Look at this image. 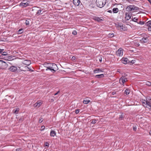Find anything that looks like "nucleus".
I'll return each instance as SVG.
<instances>
[{
    "label": "nucleus",
    "mask_w": 151,
    "mask_h": 151,
    "mask_svg": "<svg viewBox=\"0 0 151 151\" xmlns=\"http://www.w3.org/2000/svg\"><path fill=\"white\" fill-rule=\"evenodd\" d=\"M44 66L46 68V70H50L54 73L58 70V68L57 65L54 63H45L44 64Z\"/></svg>",
    "instance_id": "obj_1"
},
{
    "label": "nucleus",
    "mask_w": 151,
    "mask_h": 151,
    "mask_svg": "<svg viewBox=\"0 0 151 151\" xmlns=\"http://www.w3.org/2000/svg\"><path fill=\"white\" fill-rule=\"evenodd\" d=\"M106 0H96V4L98 7L101 8L105 4Z\"/></svg>",
    "instance_id": "obj_2"
},
{
    "label": "nucleus",
    "mask_w": 151,
    "mask_h": 151,
    "mask_svg": "<svg viewBox=\"0 0 151 151\" xmlns=\"http://www.w3.org/2000/svg\"><path fill=\"white\" fill-rule=\"evenodd\" d=\"M116 27L118 29H119L121 31H125L127 29V27L122 24H116Z\"/></svg>",
    "instance_id": "obj_3"
},
{
    "label": "nucleus",
    "mask_w": 151,
    "mask_h": 151,
    "mask_svg": "<svg viewBox=\"0 0 151 151\" xmlns=\"http://www.w3.org/2000/svg\"><path fill=\"white\" fill-rule=\"evenodd\" d=\"M138 9V8L134 5H129L126 8L127 11H130L132 10H137Z\"/></svg>",
    "instance_id": "obj_4"
},
{
    "label": "nucleus",
    "mask_w": 151,
    "mask_h": 151,
    "mask_svg": "<svg viewBox=\"0 0 151 151\" xmlns=\"http://www.w3.org/2000/svg\"><path fill=\"white\" fill-rule=\"evenodd\" d=\"M7 66V64L5 62L2 60H0V68L5 69Z\"/></svg>",
    "instance_id": "obj_5"
},
{
    "label": "nucleus",
    "mask_w": 151,
    "mask_h": 151,
    "mask_svg": "<svg viewBox=\"0 0 151 151\" xmlns=\"http://www.w3.org/2000/svg\"><path fill=\"white\" fill-rule=\"evenodd\" d=\"M127 81V79L125 76L122 77L119 79V83L123 85L124 83Z\"/></svg>",
    "instance_id": "obj_6"
},
{
    "label": "nucleus",
    "mask_w": 151,
    "mask_h": 151,
    "mask_svg": "<svg viewBox=\"0 0 151 151\" xmlns=\"http://www.w3.org/2000/svg\"><path fill=\"white\" fill-rule=\"evenodd\" d=\"M123 49L122 48H120L116 52V55L119 56H121L123 54Z\"/></svg>",
    "instance_id": "obj_7"
},
{
    "label": "nucleus",
    "mask_w": 151,
    "mask_h": 151,
    "mask_svg": "<svg viewBox=\"0 0 151 151\" xmlns=\"http://www.w3.org/2000/svg\"><path fill=\"white\" fill-rule=\"evenodd\" d=\"M9 69L12 72H17L18 68L16 66H12L9 68Z\"/></svg>",
    "instance_id": "obj_8"
},
{
    "label": "nucleus",
    "mask_w": 151,
    "mask_h": 151,
    "mask_svg": "<svg viewBox=\"0 0 151 151\" xmlns=\"http://www.w3.org/2000/svg\"><path fill=\"white\" fill-rule=\"evenodd\" d=\"M149 101L148 100L147 101L146 103H145V104L143 105L145 107L149 109H151V104H150Z\"/></svg>",
    "instance_id": "obj_9"
},
{
    "label": "nucleus",
    "mask_w": 151,
    "mask_h": 151,
    "mask_svg": "<svg viewBox=\"0 0 151 151\" xmlns=\"http://www.w3.org/2000/svg\"><path fill=\"white\" fill-rule=\"evenodd\" d=\"M42 104V102L41 101H38L35 104H33V105L34 107H39Z\"/></svg>",
    "instance_id": "obj_10"
},
{
    "label": "nucleus",
    "mask_w": 151,
    "mask_h": 151,
    "mask_svg": "<svg viewBox=\"0 0 151 151\" xmlns=\"http://www.w3.org/2000/svg\"><path fill=\"white\" fill-rule=\"evenodd\" d=\"M93 19L98 22H100L103 20V18L102 17H94L93 18Z\"/></svg>",
    "instance_id": "obj_11"
},
{
    "label": "nucleus",
    "mask_w": 151,
    "mask_h": 151,
    "mask_svg": "<svg viewBox=\"0 0 151 151\" xmlns=\"http://www.w3.org/2000/svg\"><path fill=\"white\" fill-rule=\"evenodd\" d=\"M22 63L24 64L27 65H29L31 63V61L29 60H24L23 61Z\"/></svg>",
    "instance_id": "obj_12"
},
{
    "label": "nucleus",
    "mask_w": 151,
    "mask_h": 151,
    "mask_svg": "<svg viewBox=\"0 0 151 151\" xmlns=\"http://www.w3.org/2000/svg\"><path fill=\"white\" fill-rule=\"evenodd\" d=\"M121 60L122 62L125 64L129 62L128 59L127 58H122Z\"/></svg>",
    "instance_id": "obj_13"
},
{
    "label": "nucleus",
    "mask_w": 151,
    "mask_h": 151,
    "mask_svg": "<svg viewBox=\"0 0 151 151\" xmlns=\"http://www.w3.org/2000/svg\"><path fill=\"white\" fill-rule=\"evenodd\" d=\"M29 4L27 2L23 3L22 2L19 4V6H22L23 8L26 7Z\"/></svg>",
    "instance_id": "obj_14"
},
{
    "label": "nucleus",
    "mask_w": 151,
    "mask_h": 151,
    "mask_svg": "<svg viewBox=\"0 0 151 151\" xmlns=\"http://www.w3.org/2000/svg\"><path fill=\"white\" fill-rule=\"evenodd\" d=\"M73 3L76 6H78L79 5L80 1V0H73Z\"/></svg>",
    "instance_id": "obj_15"
},
{
    "label": "nucleus",
    "mask_w": 151,
    "mask_h": 151,
    "mask_svg": "<svg viewBox=\"0 0 151 151\" xmlns=\"http://www.w3.org/2000/svg\"><path fill=\"white\" fill-rule=\"evenodd\" d=\"M125 18L127 20H129L130 19L131 17V15L130 13L126 12L125 13Z\"/></svg>",
    "instance_id": "obj_16"
},
{
    "label": "nucleus",
    "mask_w": 151,
    "mask_h": 151,
    "mask_svg": "<svg viewBox=\"0 0 151 151\" xmlns=\"http://www.w3.org/2000/svg\"><path fill=\"white\" fill-rule=\"evenodd\" d=\"M148 40L147 37H144L140 40V41L142 43H145L148 41Z\"/></svg>",
    "instance_id": "obj_17"
},
{
    "label": "nucleus",
    "mask_w": 151,
    "mask_h": 151,
    "mask_svg": "<svg viewBox=\"0 0 151 151\" xmlns=\"http://www.w3.org/2000/svg\"><path fill=\"white\" fill-rule=\"evenodd\" d=\"M103 71V70H102L100 68H96L94 70H93V72L94 73H97Z\"/></svg>",
    "instance_id": "obj_18"
},
{
    "label": "nucleus",
    "mask_w": 151,
    "mask_h": 151,
    "mask_svg": "<svg viewBox=\"0 0 151 151\" xmlns=\"http://www.w3.org/2000/svg\"><path fill=\"white\" fill-rule=\"evenodd\" d=\"M56 135V133L55 131L54 130H51L50 133V135L51 137H54Z\"/></svg>",
    "instance_id": "obj_19"
},
{
    "label": "nucleus",
    "mask_w": 151,
    "mask_h": 151,
    "mask_svg": "<svg viewBox=\"0 0 151 151\" xmlns=\"http://www.w3.org/2000/svg\"><path fill=\"white\" fill-rule=\"evenodd\" d=\"M112 11L113 13H116L118 12L119 9L117 8H114L113 9Z\"/></svg>",
    "instance_id": "obj_20"
},
{
    "label": "nucleus",
    "mask_w": 151,
    "mask_h": 151,
    "mask_svg": "<svg viewBox=\"0 0 151 151\" xmlns=\"http://www.w3.org/2000/svg\"><path fill=\"white\" fill-rule=\"evenodd\" d=\"M130 91V90L129 89L127 88L124 92L125 94L126 95H128Z\"/></svg>",
    "instance_id": "obj_21"
},
{
    "label": "nucleus",
    "mask_w": 151,
    "mask_h": 151,
    "mask_svg": "<svg viewBox=\"0 0 151 151\" xmlns=\"http://www.w3.org/2000/svg\"><path fill=\"white\" fill-rule=\"evenodd\" d=\"M42 11L41 10L39 9V10L37 11V12L36 13V14L37 15H39L41 14H42V13H41Z\"/></svg>",
    "instance_id": "obj_22"
},
{
    "label": "nucleus",
    "mask_w": 151,
    "mask_h": 151,
    "mask_svg": "<svg viewBox=\"0 0 151 151\" xmlns=\"http://www.w3.org/2000/svg\"><path fill=\"white\" fill-rule=\"evenodd\" d=\"M145 25L149 27L151 26V21H149L145 23Z\"/></svg>",
    "instance_id": "obj_23"
},
{
    "label": "nucleus",
    "mask_w": 151,
    "mask_h": 151,
    "mask_svg": "<svg viewBox=\"0 0 151 151\" xmlns=\"http://www.w3.org/2000/svg\"><path fill=\"white\" fill-rule=\"evenodd\" d=\"M23 32V29H21L18 31V34H21Z\"/></svg>",
    "instance_id": "obj_24"
},
{
    "label": "nucleus",
    "mask_w": 151,
    "mask_h": 151,
    "mask_svg": "<svg viewBox=\"0 0 151 151\" xmlns=\"http://www.w3.org/2000/svg\"><path fill=\"white\" fill-rule=\"evenodd\" d=\"M104 76L103 74H100L99 75H97L96 76V78H101L103 77Z\"/></svg>",
    "instance_id": "obj_25"
},
{
    "label": "nucleus",
    "mask_w": 151,
    "mask_h": 151,
    "mask_svg": "<svg viewBox=\"0 0 151 151\" xmlns=\"http://www.w3.org/2000/svg\"><path fill=\"white\" fill-rule=\"evenodd\" d=\"M97 59L101 63L102 61V57L101 56H99L97 58Z\"/></svg>",
    "instance_id": "obj_26"
},
{
    "label": "nucleus",
    "mask_w": 151,
    "mask_h": 151,
    "mask_svg": "<svg viewBox=\"0 0 151 151\" xmlns=\"http://www.w3.org/2000/svg\"><path fill=\"white\" fill-rule=\"evenodd\" d=\"M19 110V108H16L14 110V113H17Z\"/></svg>",
    "instance_id": "obj_27"
},
{
    "label": "nucleus",
    "mask_w": 151,
    "mask_h": 151,
    "mask_svg": "<svg viewBox=\"0 0 151 151\" xmlns=\"http://www.w3.org/2000/svg\"><path fill=\"white\" fill-rule=\"evenodd\" d=\"M146 84L148 86H151V83L148 81H147L146 83Z\"/></svg>",
    "instance_id": "obj_28"
},
{
    "label": "nucleus",
    "mask_w": 151,
    "mask_h": 151,
    "mask_svg": "<svg viewBox=\"0 0 151 151\" xmlns=\"http://www.w3.org/2000/svg\"><path fill=\"white\" fill-rule=\"evenodd\" d=\"M114 35L113 33H109L108 35V37H112L114 36Z\"/></svg>",
    "instance_id": "obj_29"
},
{
    "label": "nucleus",
    "mask_w": 151,
    "mask_h": 151,
    "mask_svg": "<svg viewBox=\"0 0 151 151\" xmlns=\"http://www.w3.org/2000/svg\"><path fill=\"white\" fill-rule=\"evenodd\" d=\"M138 20V19L136 17L133 18L132 19V20L134 22H137V21Z\"/></svg>",
    "instance_id": "obj_30"
},
{
    "label": "nucleus",
    "mask_w": 151,
    "mask_h": 151,
    "mask_svg": "<svg viewBox=\"0 0 151 151\" xmlns=\"http://www.w3.org/2000/svg\"><path fill=\"white\" fill-rule=\"evenodd\" d=\"M90 101L89 100H83V102L84 104H86L89 103Z\"/></svg>",
    "instance_id": "obj_31"
},
{
    "label": "nucleus",
    "mask_w": 151,
    "mask_h": 151,
    "mask_svg": "<svg viewBox=\"0 0 151 151\" xmlns=\"http://www.w3.org/2000/svg\"><path fill=\"white\" fill-rule=\"evenodd\" d=\"M96 120L95 119H93L92 120V122H91V123L92 124H94L96 123Z\"/></svg>",
    "instance_id": "obj_32"
},
{
    "label": "nucleus",
    "mask_w": 151,
    "mask_h": 151,
    "mask_svg": "<svg viewBox=\"0 0 151 151\" xmlns=\"http://www.w3.org/2000/svg\"><path fill=\"white\" fill-rule=\"evenodd\" d=\"M45 127L44 126H42L40 128V130L41 131H43L45 129Z\"/></svg>",
    "instance_id": "obj_33"
},
{
    "label": "nucleus",
    "mask_w": 151,
    "mask_h": 151,
    "mask_svg": "<svg viewBox=\"0 0 151 151\" xmlns=\"http://www.w3.org/2000/svg\"><path fill=\"white\" fill-rule=\"evenodd\" d=\"M43 118L41 117L39 120V123H41L43 121Z\"/></svg>",
    "instance_id": "obj_34"
},
{
    "label": "nucleus",
    "mask_w": 151,
    "mask_h": 151,
    "mask_svg": "<svg viewBox=\"0 0 151 151\" xmlns=\"http://www.w3.org/2000/svg\"><path fill=\"white\" fill-rule=\"evenodd\" d=\"M123 118V114H122L120 116L119 119L120 120L122 119Z\"/></svg>",
    "instance_id": "obj_35"
},
{
    "label": "nucleus",
    "mask_w": 151,
    "mask_h": 151,
    "mask_svg": "<svg viewBox=\"0 0 151 151\" xmlns=\"http://www.w3.org/2000/svg\"><path fill=\"white\" fill-rule=\"evenodd\" d=\"M72 34L74 35H76L77 34L76 31L75 30L73 31L72 32Z\"/></svg>",
    "instance_id": "obj_36"
},
{
    "label": "nucleus",
    "mask_w": 151,
    "mask_h": 151,
    "mask_svg": "<svg viewBox=\"0 0 151 151\" xmlns=\"http://www.w3.org/2000/svg\"><path fill=\"white\" fill-rule=\"evenodd\" d=\"M147 101L145 100H142V104H143L145 105V103H146Z\"/></svg>",
    "instance_id": "obj_37"
},
{
    "label": "nucleus",
    "mask_w": 151,
    "mask_h": 151,
    "mask_svg": "<svg viewBox=\"0 0 151 151\" xmlns=\"http://www.w3.org/2000/svg\"><path fill=\"white\" fill-rule=\"evenodd\" d=\"M2 54L3 55H7V53L6 52H3L2 53Z\"/></svg>",
    "instance_id": "obj_38"
},
{
    "label": "nucleus",
    "mask_w": 151,
    "mask_h": 151,
    "mask_svg": "<svg viewBox=\"0 0 151 151\" xmlns=\"http://www.w3.org/2000/svg\"><path fill=\"white\" fill-rule=\"evenodd\" d=\"M79 112V109H77L75 111V113L76 114H78Z\"/></svg>",
    "instance_id": "obj_39"
},
{
    "label": "nucleus",
    "mask_w": 151,
    "mask_h": 151,
    "mask_svg": "<svg viewBox=\"0 0 151 151\" xmlns=\"http://www.w3.org/2000/svg\"><path fill=\"white\" fill-rule=\"evenodd\" d=\"M137 130V127L136 126L133 127V131H135Z\"/></svg>",
    "instance_id": "obj_40"
},
{
    "label": "nucleus",
    "mask_w": 151,
    "mask_h": 151,
    "mask_svg": "<svg viewBox=\"0 0 151 151\" xmlns=\"http://www.w3.org/2000/svg\"><path fill=\"white\" fill-rule=\"evenodd\" d=\"M4 50V49H0V53L2 54V53Z\"/></svg>",
    "instance_id": "obj_41"
},
{
    "label": "nucleus",
    "mask_w": 151,
    "mask_h": 151,
    "mask_svg": "<svg viewBox=\"0 0 151 151\" xmlns=\"http://www.w3.org/2000/svg\"><path fill=\"white\" fill-rule=\"evenodd\" d=\"M49 146V144L48 143L46 142L45 145V146L47 147H48Z\"/></svg>",
    "instance_id": "obj_42"
},
{
    "label": "nucleus",
    "mask_w": 151,
    "mask_h": 151,
    "mask_svg": "<svg viewBox=\"0 0 151 151\" xmlns=\"http://www.w3.org/2000/svg\"><path fill=\"white\" fill-rule=\"evenodd\" d=\"M76 59V57L75 56H73L72 58V60L73 61H74Z\"/></svg>",
    "instance_id": "obj_43"
},
{
    "label": "nucleus",
    "mask_w": 151,
    "mask_h": 151,
    "mask_svg": "<svg viewBox=\"0 0 151 151\" xmlns=\"http://www.w3.org/2000/svg\"><path fill=\"white\" fill-rule=\"evenodd\" d=\"M25 23L26 25L29 24V22L27 20H26L25 22Z\"/></svg>",
    "instance_id": "obj_44"
},
{
    "label": "nucleus",
    "mask_w": 151,
    "mask_h": 151,
    "mask_svg": "<svg viewBox=\"0 0 151 151\" xmlns=\"http://www.w3.org/2000/svg\"><path fill=\"white\" fill-rule=\"evenodd\" d=\"M148 30L151 31V25L148 27Z\"/></svg>",
    "instance_id": "obj_45"
},
{
    "label": "nucleus",
    "mask_w": 151,
    "mask_h": 151,
    "mask_svg": "<svg viewBox=\"0 0 151 151\" xmlns=\"http://www.w3.org/2000/svg\"><path fill=\"white\" fill-rule=\"evenodd\" d=\"M21 149L20 148H17L16 150V151H21Z\"/></svg>",
    "instance_id": "obj_46"
},
{
    "label": "nucleus",
    "mask_w": 151,
    "mask_h": 151,
    "mask_svg": "<svg viewBox=\"0 0 151 151\" xmlns=\"http://www.w3.org/2000/svg\"><path fill=\"white\" fill-rule=\"evenodd\" d=\"M135 63L134 60H132L130 61V63L132 64L134 63Z\"/></svg>",
    "instance_id": "obj_47"
},
{
    "label": "nucleus",
    "mask_w": 151,
    "mask_h": 151,
    "mask_svg": "<svg viewBox=\"0 0 151 151\" xmlns=\"http://www.w3.org/2000/svg\"><path fill=\"white\" fill-rule=\"evenodd\" d=\"M60 92V91H58L56 93L54 94L55 95H56L58 94V93H59Z\"/></svg>",
    "instance_id": "obj_48"
},
{
    "label": "nucleus",
    "mask_w": 151,
    "mask_h": 151,
    "mask_svg": "<svg viewBox=\"0 0 151 151\" xmlns=\"http://www.w3.org/2000/svg\"><path fill=\"white\" fill-rule=\"evenodd\" d=\"M140 24H144V22H142L141 21H140L139 23Z\"/></svg>",
    "instance_id": "obj_49"
},
{
    "label": "nucleus",
    "mask_w": 151,
    "mask_h": 151,
    "mask_svg": "<svg viewBox=\"0 0 151 151\" xmlns=\"http://www.w3.org/2000/svg\"><path fill=\"white\" fill-rule=\"evenodd\" d=\"M25 68H28L29 69V71H33V70H32L31 69H29V68L28 67H27V66H25Z\"/></svg>",
    "instance_id": "obj_50"
},
{
    "label": "nucleus",
    "mask_w": 151,
    "mask_h": 151,
    "mask_svg": "<svg viewBox=\"0 0 151 151\" xmlns=\"http://www.w3.org/2000/svg\"><path fill=\"white\" fill-rule=\"evenodd\" d=\"M148 101H149L150 104H151V99H149Z\"/></svg>",
    "instance_id": "obj_51"
},
{
    "label": "nucleus",
    "mask_w": 151,
    "mask_h": 151,
    "mask_svg": "<svg viewBox=\"0 0 151 151\" xmlns=\"http://www.w3.org/2000/svg\"><path fill=\"white\" fill-rule=\"evenodd\" d=\"M54 101V99H51V101L52 102H53V101Z\"/></svg>",
    "instance_id": "obj_52"
},
{
    "label": "nucleus",
    "mask_w": 151,
    "mask_h": 151,
    "mask_svg": "<svg viewBox=\"0 0 151 151\" xmlns=\"http://www.w3.org/2000/svg\"><path fill=\"white\" fill-rule=\"evenodd\" d=\"M108 12H109V13H111V10H109Z\"/></svg>",
    "instance_id": "obj_53"
},
{
    "label": "nucleus",
    "mask_w": 151,
    "mask_h": 151,
    "mask_svg": "<svg viewBox=\"0 0 151 151\" xmlns=\"http://www.w3.org/2000/svg\"><path fill=\"white\" fill-rule=\"evenodd\" d=\"M149 134L150 135H151V130Z\"/></svg>",
    "instance_id": "obj_54"
},
{
    "label": "nucleus",
    "mask_w": 151,
    "mask_h": 151,
    "mask_svg": "<svg viewBox=\"0 0 151 151\" xmlns=\"http://www.w3.org/2000/svg\"><path fill=\"white\" fill-rule=\"evenodd\" d=\"M137 45L138 46H139V43H138L137 44Z\"/></svg>",
    "instance_id": "obj_55"
},
{
    "label": "nucleus",
    "mask_w": 151,
    "mask_h": 151,
    "mask_svg": "<svg viewBox=\"0 0 151 151\" xmlns=\"http://www.w3.org/2000/svg\"><path fill=\"white\" fill-rule=\"evenodd\" d=\"M112 94H113V95H114V92H113V93H112Z\"/></svg>",
    "instance_id": "obj_56"
},
{
    "label": "nucleus",
    "mask_w": 151,
    "mask_h": 151,
    "mask_svg": "<svg viewBox=\"0 0 151 151\" xmlns=\"http://www.w3.org/2000/svg\"><path fill=\"white\" fill-rule=\"evenodd\" d=\"M23 1H24L25 0H22Z\"/></svg>",
    "instance_id": "obj_57"
}]
</instances>
